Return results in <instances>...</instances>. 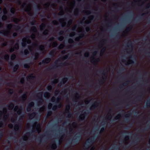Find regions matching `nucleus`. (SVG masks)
Returning <instances> with one entry per match:
<instances>
[{
  "instance_id": "nucleus-1",
  "label": "nucleus",
  "mask_w": 150,
  "mask_h": 150,
  "mask_svg": "<svg viewBox=\"0 0 150 150\" xmlns=\"http://www.w3.org/2000/svg\"><path fill=\"white\" fill-rule=\"evenodd\" d=\"M13 26L15 28H16V31H19L21 32L22 30V27L19 25H13L12 24L10 23L8 24L6 26V28L8 30L6 31V30H0V34H3L4 36L8 37V34L10 33V30L13 28Z\"/></svg>"
},
{
  "instance_id": "nucleus-2",
  "label": "nucleus",
  "mask_w": 150,
  "mask_h": 150,
  "mask_svg": "<svg viewBox=\"0 0 150 150\" xmlns=\"http://www.w3.org/2000/svg\"><path fill=\"white\" fill-rule=\"evenodd\" d=\"M30 37L32 39H34L35 38V34L34 33H32L30 37L29 35H27L25 38H23V42L21 43L23 47H25L26 45V43L29 44L31 42V40L30 39Z\"/></svg>"
},
{
  "instance_id": "nucleus-3",
  "label": "nucleus",
  "mask_w": 150,
  "mask_h": 150,
  "mask_svg": "<svg viewBox=\"0 0 150 150\" xmlns=\"http://www.w3.org/2000/svg\"><path fill=\"white\" fill-rule=\"evenodd\" d=\"M23 109V108L22 106H21L20 108H19L18 106L17 105L14 108V111L17 112L18 114L20 115L19 117L22 120L24 117V113H21V110H22Z\"/></svg>"
},
{
  "instance_id": "nucleus-4",
  "label": "nucleus",
  "mask_w": 150,
  "mask_h": 150,
  "mask_svg": "<svg viewBox=\"0 0 150 150\" xmlns=\"http://www.w3.org/2000/svg\"><path fill=\"white\" fill-rule=\"evenodd\" d=\"M94 141V138L93 137L89 138L86 141V142L84 146L86 149L88 148L91 145L93 144Z\"/></svg>"
},
{
  "instance_id": "nucleus-5",
  "label": "nucleus",
  "mask_w": 150,
  "mask_h": 150,
  "mask_svg": "<svg viewBox=\"0 0 150 150\" xmlns=\"http://www.w3.org/2000/svg\"><path fill=\"white\" fill-rule=\"evenodd\" d=\"M102 74L103 75V78L99 80L98 83L100 86H101L104 83V81L107 77V72L106 70H104L103 71Z\"/></svg>"
},
{
  "instance_id": "nucleus-6",
  "label": "nucleus",
  "mask_w": 150,
  "mask_h": 150,
  "mask_svg": "<svg viewBox=\"0 0 150 150\" xmlns=\"http://www.w3.org/2000/svg\"><path fill=\"white\" fill-rule=\"evenodd\" d=\"M89 112L88 111L84 112L83 114L79 116L78 118V120L80 121H82L85 120Z\"/></svg>"
},
{
  "instance_id": "nucleus-7",
  "label": "nucleus",
  "mask_w": 150,
  "mask_h": 150,
  "mask_svg": "<svg viewBox=\"0 0 150 150\" xmlns=\"http://www.w3.org/2000/svg\"><path fill=\"white\" fill-rule=\"evenodd\" d=\"M42 92H41L39 93H38V96L37 97L40 100V101H39L38 102V105H41L42 104V103L43 102L44 100L43 98H42Z\"/></svg>"
},
{
  "instance_id": "nucleus-8",
  "label": "nucleus",
  "mask_w": 150,
  "mask_h": 150,
  "mask_svg": "<svg viewBox=\"0 0 150 150\" xmlns=\"http://www.w3.org/2000/svg\"><path fill=\"white\" fill-rule=\"evenodd\" d=\"M81 138V136L80 135H78L75 136L73 139L72 142L74 144H77Z\"/></svg>"
},
{
  "instance_id": "nucleus-9",
  "label": "nucleus",
  "mask_w": 150,
  "mask_h": 150,
  "mask_svg": "<svg viewBox=\"0 0 150 150\" xmlns=\"http://www.w3.org/2000/svg\"><path fill=\"white\" fill-rule=\"evenodd\" d=\"M27 92H25L19 98V100L20 101L22 100L23 101H25L27 99Z\"/></svg>"
},
{
  "instance_id": "nucleus-10",
  "label": "nucleus",
  "mask_w": 150,
  "mask_h": 150,
  "mask_svg": "<svg viewBox=\"0 0 150 150\" xmlns=\"http://www.w3.org/2000/svg\"><path fill=\"white\" fill-rule=\"evenodd\" d=\"M100 59L99 58L95 59L92 57H91L90 61L91 63L94 64H96L98 62L100 61Z\"/></svg>"
},
{
  "instance_id": "nucleus-11",
  "label": "nucleus",
  "mask_w": 150,
  "mask_h": 150,
  "mask_svg": "<svg viewBox=\"0 0 150 150\" xmlns=\"http://www.w3.org/2000/svg\"><path fill=\"white\" fill-rule=\"evenodd\" d=\"M145 15V13H143L141 14L140 16H137V18L134 19V22L135 23H136L139 21L142 18V17L144 16Z\"/></svg>"
},
{
  "instance_id": "nucleus-12",
  "label": "nucleus",
  "mask_w": 150,
  "mask_h": 150,
  "mask_svg": "<svg viewBox=\"0 0 150 150\" xmlns=\"http://www.w3.org/2000/svg\"><path fill=\"white\" fill-rule=\"evenodd\" d=\"M133 137L134 138V140L133 141V144L138 143L140 140L139 137L137 136V135L136 134H134Z\"/></svg>"
},
{
  "instance_id": "nucleus-13",
  "label": "nucleus",
  "mask_w": 150,
  "mask_h": 150,
  "mask_svg": "<svg viewBox=\"0 0 150 150\" xmlns=\"http://www.w3.org/2000/svg\"><path fill=\"white\" fill-rule=\"evenodd\" d=\"M70 109V104L67 105L66 106V110H68L69 113L68 117L70 118L72 116V114L69 112Z\"/></svg>"
},
{
  "instance_id": "nucleus-14",
  "label": "nucleus",
  "mask_w": 150,
  "mask_h": 150,
  "mask_svg": "<svg viewBox=\"0 0 150 150\" xmlns=\"http://www.w3.org/2000/svg\"><path fill=\"white\" fill-rule=\"evenodd\" d=\"M44 137H47V136L45 135L44 134H42L40 136H38V138L37 139V141L38 142L39 144H40V143H41L42 141V137L43 138Z\"/></svg>"
},
{
  "instance_id": "nucleus-15",
  "label": "nucleus",
  "mask_w": 150,
  "mask_h": 150,
  "mask_svg": "<svg viewBox=\"0 0 150 150\" xmlns=\"http://www.w3.org/2000/svg\"><path fill=\"white\" fill-rule=\"evenodd\" d=\"M68 79L66 77H64L63 78L61 82L59 83L58 85H60L61 86L62 84H64L68 81Z\"/></svg>"
},
{
  "instance_id": "nucleus-16",
  "label": "nucleus",
  "mask_w": 150,
  "mask_h": 150,
  "mask_svg": "<svg viewBox=\"0 0 150 150\" xmlns=\"http://www.w3.org/2000/svg\"><path fill=\"white\" fill-rule=\"evenodd\" d=\"M107 122L106 121H103L101 123L102 125L103 126V127H102L99 132V133L101 134L105 130V125L106 124Z\"/></svg>"
},
{
  "instance_id": "nucleus-17",
  "label": "nucleus",
  "mask_w": 150,
  "mask_h": 150,
  "mask_svg": "<svg viewBox=\"0 0 150 150\" xmlns=\"http://www.w3.org/2000/svg\"><path fill=\"white\" fill-rule=\"evenodd\" d=\"M132 114L131 113H127L125 114V117H127V118H126L125 119V122H128L129 121L130 119L129 118L132 117Z\"/></svg>"
},
{
  "instance_id": "nucleus-18",
  "label": "nucleus",
  "mask_w": 150,
  "mask_h": 150,
  "mask_svg": "<svg viewBox=\"0 0 150 150\" xmlns=\"http://www.w3.org/2000/svg\"><path fill=\"white\" fill-rule=\"evenodd\" d=\"M51 59L50 58H46L42 61L43 64H48L51 61Z\"/></svg>"
},
{
  "instance_id": "nucleus-19",
  "label": "nucleus",
  "mask_w": 150,
  "mask_h": 150,
  "mask_svg": "<svg viewBox=\"0 0 150 150\" xmlns=\"http://www.w3.org/2000/svg\"><path fill=\"white\" fill-rule=\"evenodd\" d=\"M19 126L18 124H15L14 125V130L13 132H15L14 133V134H16V132L20 130L19 129Z\"/></svg>"
},
{
  "instance_id": "nucleus-20",
  "label": "nucleus",
  "mask_w": 150,
  "mask_h": 150,
  "mask_svg": "<svg viewBox=\"0 0 150 150\" xmlns=\"http://www.w3.org/2000/svg\"><path fill=\"white\" fill-rule=\"evenodd\" d=\"M130 81H127L124 82L122 84L120 85V88H122L123 87H125L128 85L129 84Z\"/></svg>"
},
{
  "instance_id": "nucleus-21",
  "label": "nucleus",
  "mask_w": 150,
  "mask_h": 150,
  "mask_svg": "<svg viewBox=\"0 0 150 150\" xmlns=\"http://www.w3.org/2000/svg\"><path fill=\"white\" fill-rule=\"evenodd\" d=\"M38 48L40 51L42 52V53H44L45 51V47L42 45H40L38 47Z\"/></svg>"
},
{
  "instance_id": "nucleus-22",
  "label": "nucleus",
  "mask_w": 150,
  "mask_h": 150,
  "mask_svg": "<svg viewBox=\"0 0 150 150\" xmlns=\"http://www.w3.org/2000/svg\"><path fill=\"white\" fill-rule=\"evenodd\" d=\"M124 110H122L120 113H119L118 114L117 116H116L113 119V121H114L115 120H118L120 117H121V114H122L123 112H124Z\"/></svg>"
},
{
  "instance_id": "nucleus-23",
  "label": "nucleus",
  "mask_w": 150,
  "mask_h": 150,
  "mask_svg": "<svg viewBox=\"0 0 150 150\" xmlns=\"http://www.w3.org/2000/svg\"><path fill=\"white\" fill-rule=\"evenodd\" d=\"M21 54H24L25 55H27L29 54V52L28 50L26 49L24 50V51H21L20 52Z\"/></svg>"
},
{
  "instance_id": "nucleus-24",
  "label": "nucleus",
  "mask_w": 150,
  "mask_h": 150,
  "mask_svg": "<svg viewBox=\"0 0 150 150\" xmlns=\"http://www.w3.org/2000/svg\"><path fill=\"white\" fill-rule=\"evenodd\" d=\"M7 106L8 109L9 110H12L14 107V105L13 103H11L7 105Z\"/></svg>"
},
{
  "instance_id": "nucleus-25",
  "label": "nucleus",
  "mask_w": 150,
  "mask_h": 150,
  "mask_svg": "<svg viewBox=\"0 0 150 150\" xmlns=\"http://www.w3.org/2000/svg\"><path fill=\"white\" fill-rule=\"evenodd\" d=\"M57 67L56 65H53L50 67L46 69H45V71H48L52 69H55L57 68Z\"/></svg>"
},
{
  "instance_id": "nucleus-26",
  "label": "nucleus",
  "mask_w": 150,
  "mask_h": 150,
  "mask_svg": "<svg viewBox=\"0 0 150 150\" xmlns=\"http://www.w3.org/2000/svg\"><path fill=\"white\" fill-rule=\"evenodd\" d=\"M85 36V35L84 33L81 34L79 36L77 37L75 39V40L76 41H79L80 40L83 38Z\"/></svg>"
},
{
  "instance_id": "nucleus-27",
  "label": "nucleus",
  "mask_w": 150,
  "mask_h": 150,
  "mask_svg": "<svg viewBox=\"0 0 150 150\" xmlns=\"http://www.w3.org/2000/svg\"><path fill=\"white\" fill-rule=\"evenodd\" d=\"M128 131H125L123 132V135H125V139H129V137L127 135L129 133Z\"/></svg>"
},
{
  "instance_id": "nucleus-28",
  "label": "nucleus",
  "mask_w": 150,
  "mask_h": 150,
  "mask_svg": "<svg viewBox=\"0 0 150 150\" xmlns=\"http://www.w3.org/2000/svg\"><path fill=\"white\" fill-rule=\"evenodd\" d=\"M45 23H42L40 26V29L41 31H42L44 30L45 28Z\"/></svg>"
},
{
  "instance_id": "nucleus-29",
  "label": "nucleus",
  "mask_w": 150,
  "mask_h": 150,
  "mask_svg": "<svg viewBox=\"0 0 150 150\" xmlns=\"http://www.w3.org/2000/svg\"><path fill=\"white\" fill-rule=\"evenodd\" d=\"M58 82V79H56V77H55L53 81H52L51 84L53 86H54Z\"/></svg>"
},
{
  "instance_id": "nucleus-30",
  "label": "nucleus",
  "mask_w": 150,
  "mask_h": 150,
  "mask_svg": "<svg viewBox=\"0 0 150 150\" xmlns=\"http://www.w3.org/2000/svg\"><path fill=\"white\" fill-rule=\"evenodd\" d=\"M127 46L128 47H130L132 49V41L129 40V41L127 43Z\"/></svg>"
},
{
  "instance_id": "nucleus-31",
  "label": "nucleus",
  "mask_w": 150,
  "mask_h": 150,
  "mask_svg": "<svg viewBox=\"0 0 150 150\" xmlns=\"http://www.w3.org/2000/svg\"><path fill=\"white\" fill-rule=\"evenodd\" d=\"M55 51L56 50L55 49L52 50L49 53V55L51 57L53 56L55 52Z\"/></svg>"
},
{
  "instance_id": "nucleus-32",
  "label": "nucleus",
  "mask_w": 150,
  "mask_h": 150,
  "mask_svg": "<svg viewBox=\"0 0 150 150\" xmlns=\"http://www.w3.org/2000/svg\"><path fill=\"white\" fill-rule=\"evenodd\" d=\"M19 65L18 64L15 65L13 67V71L14 72H16L19 68Z\"/></svg>"
},
{
  "instance_id": "nucleus-33",
  "label": "nucleus",
  "mask_w": 150,
  "mask_h": 150,
  "mask_svg": "<svg viewBox=\"0 0 150 150\" xmlns=\"http://www.w3.org/2000/svg\"><path fill=\"white\" fill-rule=\"evenodd\" d=\"M36 115V113L35 112H33L29 115V118L30 119H32Z\"/></svg>"
},
{
  "instance_id": "nucleus-34",
  "label": "nucleus",
  "mask_w": 150,
  "mask_h": 150,
  "mask_svg": "<svg viewBox=\"0 0 150 150\" xmlns=\"http://www.w3.org/2000/svg\"><path fill=\"white\" fill-rule=\"evenodd\" d=\"M133 25H131L129 27H127L124 30V33H127L132 28Z\"/></svg>"
},
{
  "instance_id": "nucleus-35",
  "label": "nucleus",
  "mask_w": 150,
  "mask_h": 150,
  "mask_svg": "<svg viewBox=\"0 0 150 150\" xmlns=\"http://www.w3.org/2000/svg\"><path fill=\"white\" fill-rule=\"evenodd\" d=\"M133 25H131L129 27H127L124 30V33H127L132 28Z\"/></svg>"
},
{
  "instance_id": "nucleus-36",
  "label": "nucleus",
  "mask_w": 150,
  "mask_h": 150,
  "mask_svg": "<svg viewBox=\"0 0 150 150\" xmlns=\"http://www.w3.org/2000/svg\"><path fill=\"white\" fill-rule=\"evenodd\" d=\"M37 4V5L35 8V11H39L41 10V7L39 4Z\"/></svg>"
},
{
  "instance_id": "nucleus-37",
  "label": "nucleus",
  "mask_w": 150,
  "mask_h": 150,
  "mask_svg": "<svg viewBox=\"0 0 150 150\" xmlns=\"http://www.w3.org/2000/svg\"><path fill=\"white\" fill-rule=\"evenodd\" d=\"M149 128V126H147L146 127H143V128H141V129L139 130L141 132H146L147 131V129Z\"/></svg>"
},
{
  "instance_id": "nucleus-38",
  "label": "nucleus",
  "mask_w": 150,
  "mask_h": 150,
  "mask_svg": "<svg viewBox=\"0 0 150 150\" xmlns=\"http://www.w3.org/2000/svg\"><path fill=\"white\" fill-rule=\"evenodd\" d=\"M117 37H115V42H113L112 41V42H113L114 43H117V40L119 39L120 38V35L119 34L117 33Z\"/></svg>"
},
{
  "instance_id": "nucleus-39",
  "label": "nucleus",
  "mask_w": 150,
  "mask_h": 150,
  "mask_svg": "<svg viewBox=\"0 0 150 150\" xmlns=\"http://www.w3.org/2000/svg\"><path fill=\"white\" fill-rule=\"evenodd\" d=\"M30 31L33 32H35L37 31V28L35 26H32L30 29Z\"/></svg>"
},
{
  "instance_id": "nucleus-40",
  "label": "nucleus",
  "mask_w": 150,
  "mask_h": 150,
  "mask_svg": "<svg viewBox=\"0 0 150 150\" xmlns=\"http://www.w3.org/2000/svg\"><path fill=\"white\" fill-rule=\"evenodd\" d=\"M4 59L6 61H8L9 59V56L8 54H6L4 57Z\"/></svg>"
},
{
  "instance_id": "nucleus-41",
  "label": "nucleus",
  "mask_w": 150,
  "mask_h": 150,
  "mask_svg": "<svg viewBox=\"0 0 150 150\" xmlns=\"http://www.w3.org/2000/svg\"><path fill=\"white\" fill-rule=\"evenodd\" d=\"M25 11L28 12V14L29 16H33V13L30 12V10H28L27 8L25 10Z\"/></svg>"
},
{
  "instance_id": "nucleus-42",
  "label": "nucleus",
  "mask_w": 150,
  "mask_h": 150,
  "mask_svg": "<svg viewBox=\"0 0 150 150\" xmlns=\"http://www.w3.org/2000/svg\"><path fill=\"white\" fill-rule=\"evenodd\" d=\"M50 147L52 149L54 150L56 149L57 148V145L56 144L54 143H53L51 145Z\"/></svg>"
},
{
  "instance_id": "nucleus-43",
  "label": "nucleus",
  "mask_w": 150,
  "mask_h": 150,
  "mask_svg": "<svg viewBox=\"0 0 150 150\" xmlns=\"http://www.w3.org/2000/svg\"><path fill=\"white\" fill-rule=\"evenodd\" d=\"M50 95V94L48 92H45L44 94V96L45 98H48Z\"/></svg>"
},
{
  "instance_id": "nucleus-44",
  "label": "nucleus",
  "mask_w": 150,
  "mask_h": 150,
  "mask_svg": "<svg viewBox=\"0 0 150 150\" xmlns=\"http://www.w3.org/2000/svg\"><path fill=\"white\" fill-rule=\"evenodd\" d=\"M75 96L77 100L80 99L81 98L80 96H79V94L78 92H77L75 94Z\"/></svg>"
},
{
  "instance_id": "nucleus-45",
  "label": "nucleus",
  "mask_w": 150,
  "mask_h": 150,
  "mask_svg": "<svg viewBox=\"0 0 150 150\" xmlns=\"http://www.w3.org/2000/svg\"><path fill=\"white\" fill-rule=\"evenodd\" d=\"M52 114V112L51 110H49L47 112V117H48L49 116H50Z\"/></svg>"
},
{
  "instance_id": "nucleus-46",
  "label": "nucleus",
  "mask_w": 150,
  "mask_h": 150,
  "mask_svg": "<svg viewBox=\"0 0 150 150\" xmlns=\"http://www.w3.org/2000/svg\"><path fill=\"white\" fill-rule=\"evenodd\" d=\"M49 32V30L47 29H45L42 32V34H43L45 36L47 35L48 33Z\"/></svg>"
},
{
  "instance_id": "nucleus-47",
  "label": "nucleus",
  "mask_w": 150,
  "mask_h": 150,
  "mask_svg": "<svg viewBox=\"0 0 150 150\" xmlns=\"http://www.w3.org/2000/svg\"><path fill=\"white\" fill-rule=\"evenodd\" d=\"M34 105V103L33 102H31L29 103L28 106L32 108Z\"/></svg>"
},
{
  "instance_id": "nucleus-48",
  "label": "nucleus",
  "mask_w": 150,
  "mask_h": 150,
  "mask_svg": "<svg viewBox=\"0 0 150 150\" xmlns=\"http://www.w3.org/2000/svg\"><path fill=\"white\" fill-rule=\"evenodd\" d=\"M34 59L36 60L39 57V55L38 53L37 52H35L34 55Z\"/></svg>"
},
{
  "instance_id": "nucleus-49",
  "label": "nucleus",
  "mask_w": 150,
  "mask_h": 150,
  "mask_svg": "<svg viewBox=\"0 0 150 150\" xmlns=\"http://www.w3.org/2000/svg\"><path fill=\"white\" fill-rule=\"evenodd\" d=\"M79 9L78 8H76L74 11V15L76 16H77L79 15Z\"/></svg>"
},
{
  "instance_id": "nucleus-50",
  "label": "nucleus",
  "mask_w": 150,
  "mask_h": 150,
  "mask_svg": "<svg viewBox=\"0 0 150 150\" xmlns=\"http://www.w3.org/2000/svg\"><path fill=\"white\" fill-rule=\"evenodd\" d=\"M58 45L56 41L53 42L52 43V45L53 47H56Z\"/></svg>"
},
{
  "instance_id": "nucleus-51",
  "label": "nucleus",
  "mask_w": 150,
  "mask_h": 150,
  "mask_svg": "<svg viewBox=\"0 0 150 150\" xmlns=\"http://www.w3.org/2000/svg\"><path fill=\"white\" fill-rule=\"evenodd\" d=\"M11 58L12 60H13L16 58V54H12L11 55Z\"/></svg>"
},
{
  "instance_id": "nucleus-52",
  "label": "nucleus",
  "mask_w": 150,
  "mask_h": 150,
  "mask_svg": "<svg viewBox=\"0 0 150 150\" xmlns=\"http://www.w3.org/2000/svg\"><path fill=\"white\" fill-rule=\"evenodd\" d=\"M11 2L18 3L19 4L21 5V1L18 0H12L11 1Z\"/></svg>"
},
{
  "instance_id": "nucleus-53",
  "label": "nucleus",
  "mask_w": 150,
  "mask_h": 150,
  "mask_svg": "<svg viewBox=\"0 0 150 150\" xmlns=\"http://www.w3.org/2000/svg\"><path fill=\"white\" fill-rule=\"evenodd\" d=\"M14 47L15 48V49L18 50L19 48V45L18 43H16Z\"/></svg>"
},
{
  "instance_id": "nucleus-54",
  "label": "nucleus",
  "mask_w": 150,
  "mask_h": 150,
  "mask_svg": "<svg viewBox=\"0 0 150 150\" xmlns=\"http://www.w3.org/2000/svg\"><path fill=\"white\" fill-rule=\"evenodd\" d=\"M47 89L49 91L52 90V87L51 85H48L47 87Z\"/></svg>"
},
{
  "instance_id": "nucleus-55",
  "label": "nucleus",
  "mask_w": 150,
  "mask_h": 150,
  "mask_svg": "<svg viewBox=\"0 0 150 150\" xmlns=\"http://www.w3.org/2000/svg\"><path fill=\"white\" fill-rule=\"evenodd\" d=\"M115 145V146H113L112 147V149L113 150H118L119 149V147L118 146H117L116 144Z\"/></svg>"
},
{
  "instance_id": "nucleus-56",
  "label": "nucleus",
  "mask_w": 150,
  "mask_h": 150,
  "mask_svg": "<svg viewBox=\"0 0 150 150\" xmlns=\"http://www.w3.org/2000/svg\"><path fill=\"white\" fill-rule=\"evenodd\" d=\"M13 89L11 88L8 91V93L10 94V95H12L13 93Z\"/></svg>"
},
{
  "instance_id": "nucleus-57",
  "label": "nucleus",
  "mask_w": 150,
  "mask_h": 150,
  "mask_svg": "<svg viewBox=\"0 0 150 150\" xmlns=\"http://www.w3.org/2000/svg\"><path fill=\"white\" fill-rule=\"evenodd\" d=\"M99 102L97 101H96L94 103H93V105H94L97 108L99 105Z\"/></svg>"
},
{
  "instance_id": "nucleus-58",
  "label": "nucleus",
  "mask_w": 150,
  "mask_h": 150,
  "mask_svg": "<svg viewBox=\"0 0 150 150\" xmlns=\"http://www.w3.org/2000/svg\"><path fill=\"white\" fill-rule=\"evenodd\" d=\"M142 97V95L139 96H138L137 98H135L134 99V101H135L136 102H138V100H139Z\"/></svg>"
},
{
  "instance_id": "nucleus-59",
  "label": "nucleus",
  "mask_w": 150,
  "mask_h": 150,
  "mask_svg": "<svg viewBox=\"0 0 150 150\" xmlns=\"http://www.w3.org/2000/svg\"><path fill=\"white\" fill-rule=\"evenodd\" d=\"M24 67L25 69H28L30 68V66L29 64H24Z\"/></svg>"
},
{
  "instance_id": "nucleus-60",
  "label": "nucleus",
  "mask_w": 150,
  "mask_h": 150,
  "mask_svg": "<svg viewBox=\"0 0 150 150\" xmlns=\"http://www.w3.org/2000/svg\"><path fill=\"white\" fill-rule=\"evenodd\" d=\"M7 18V16L6 15H4L2 17V19L4 21H6Z\"/></svg>"
},
{
  "instance_id": "nucleus-61",
  "label": "nucleus",
  "mask_w": 150,
  "mask_h": 150,
  "mask_svg": "<svg viewBox=\"0 0 150 150\" xmlns=\"http://www.w3.org/2000/svg\"><path fill=\"white\" fill-rule=\"evenodd\" d=\"M25 82V79L24 77L21 78L20 80V83L22 84L24 83Z\"/></svg>"
},
{
  "instance_id": "nucleus-62",
  "label": "nucleus",
  "mask_w": 150,
  "mask_h": 150,
  "mask_svg": "<svg viewBox=\"0 0 150 150\" xmlns=\"http://www.w3.org/2000/svg\"><path fill=\"white\" fill-rule=\"evenodd\" d=\"M20 21V19L18 18H13V21L14 22H18Z\"/></svg>"
},
{
  "instance_id": "nucleus-63",
  "label": "nucleus",
  "mask_w": 150,
  "mask_h": 150,
  "mask_svg": "<svg viewBox=\"0 0 150 150\" xmlns=\"http://www.w3.org/2000/svg\"><path fill=\"white\" fill-rule=\"evenodd\" d=\"M96 108V106L92 104L90 108V109L91 110H94Z\"/></svg>"
},
{
  "instance_id": "nucleus-64",
  "label": "nucleus",
  "mask_w": 150,
  "mask_h": 150,
  "mask_svg": "<svg viewBox=\"0 0 150 150\" xmlns=\"http://www.w3.org/2000/svg\"><path fill=\"white\" fill-rule=\"evenodd\" d=\"M15 49V48L14 47H11L9 49V51L11 52H13L14 51Z\"/></svg>"
}]
</instances>
